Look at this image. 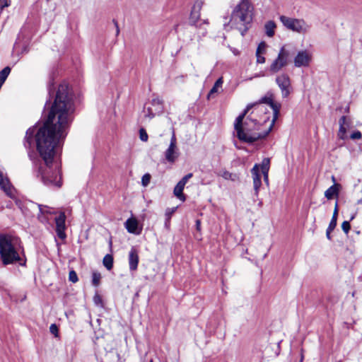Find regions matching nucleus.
<instances>
[{"mask_svg":"<svg viewBox=\"0 0 362 362\" xmlns=\"http://www.w3.org/2000/svg\"><path fill=\"white\" fill-rule=\"evenodd\" d=\"M74 111L73 98L66 83L59 86L54 103L43 125L36 132L35 127L29 128L25 134L24 146L30 148L35 134L37 151L44 164L39 168L42 182L49 187H60L62 178L57 155L60 140L65 137V129Z\"/></svg>","mask_w":362,"mask_h":362,"instance_id":"nucleus-1","label":"nucleus"},{"mask_svg":"<svg viewBox=\"0 0 362 362\" xmlns=\"http://www.w3.org/2000/svg\"><path fill=\"white\" fill-rule=\"evenodd\" d=\"M252 105H247L245 110L235 119L234 128L238 139L243 142L252 144L259 139L266 137L272 129V124L269 129L264 132H259L260 124L257 120L247 117L243 122L247 112L252 108Z\"/></svg>","mask_w":362,"mask_h":362,"instance_id":"nucleus-2","label":"nucleus"},{"mask_svg":"<svg viewBox=\"0 0 362 362\" xmlns=\"http://www.w3.org/2000/svg\"><path fill=\"white\" fill-rule=\"evenodd\" d=\"M253 11L254 8L250 0H240L232 11L229 21L224 23V29L226 31L237 29L243 36L252 21Z\"/></svg>","mask_w":362,"mask_h":362,"instance_id":"nucleus-3","label":"nucleus"},{"mask_svg":"<svg viewBox=\"0 0 362 362\" xmlns=\"http://www.w3.org/2000/svg\"><path fill=\"white\" fill-rule=\"evenodd\" d=\"M18 242L16 237L0 234V257L4 265L15 264L21 260L18 252Z\"/></svg>","mask_w":362,"mask_h":362,"instance_id":"nucleus-4","label":"nucleus"},{"mask_svg":"<svg viewBox=\"0 0 362 362\" xmlns=\"http://www.w3.org/2000/svg\"><path fill=\"white\" fill-rule=\"evenodd\" d=\"M279 19L284 26L288 30L298 33L305 34L309 32L310 29V25L301 18H293L281 16Z\"/></svg>","mask_w":362,"mask_h":362,"instance_id":"nucleus-5","label":"nucleus"},{"mask_svg":"<svg viewBox=\"0 0 362 362\" xmlns=\"http://www.w3.org/2000/svg\"><path fill=\"white\" fill-rule=\"evenodd\" d=\"M289 57L290 52L286 48V46L281 47L277 57L272 62L270 65V72L275 74L281 71L288 64Z\"/></svg>","mask_w":362,"mask_h":362,"instance_id":"nucleus-6","label":"nucleus"},{"mask_svg":"<svg viewBox=\"0 0 362 362\" xmlns=\"http://www.w3.org/2000/svg\"><path fill=\"white\" fill-rule=\"evenodd\" d=\"M0 187L6 194L8 197L16 201V205L21 208V202L16 198V190L11 185L9 180L4 175L0 170Z\"/></svg>","mask_w":362,"mask_h":362,"instance_id":"nucleus-7","label":"nucleus"},{"mask_svg":"<svg viewBox=\"0 0 362 362\" xmlns=\"http://www.w3.org/2000/svg\"><path fill=\"white\" fill-rule=\"evenodd\" d=\"M165 158L170 163H174L180 156V151L177 146V139L175 132H173L169 146L165 150Z\"/></svg>","mask_w":362,"mask_h":362,"instance_id":"nucleus-8","label":"nucleus"},{"mask_svg":"<svg viewBox=\"0 0 362 362\" xmlns=\"http://www.w3.org/2000/svg\"><path fill=\"white\" fill-rule=\"evenodd\" d=\"M276 83L281 89L283 98H287L291 91V79L287 74L283 73L276 78Z\"/></svg>","mask_w":362,"mask_h":362,"instance_id":"nucleus-9","label":"nucleus"},{"mask_svg":"<svg viewBox=\"0 0 362 362\" xmlns=\"http://www.w3.org/2000/svg\"><path fill=\"white\" fill-rule=\"evenodd\" d=\"M312 61V54L308 50L299 51L293 59L296 67H308Z\"/></svg>","mask_w":362,"mask_h":362,"instance_id":"nucleus-10","label":"nucleus"},{"mask_svg":"<svg viewBox=\"0 0 362 362\" xmlns=\"http://www.w3.org/2000/svg\"><path fill=\"white\" fill-rule=\"evenodd\" d=\"M262 103L268 104L271 107V108L273 110L274 115H273V119H272V124H273L279 117L281 105L279 103H274L273 100L271 98L264 97L259 100V103L252 104V107L254 106H256V105H259Z\"/></svg>","mask_w":362,"mask_h":362,"instance_id":"nucleus-11","label":"nucleus"},{"mask_svg":"<svg viewBox=\"0 0 362 362\" xmlns=\"http://www.w3.org/2000/svg\"><path fill=\"white\" fill-rule=\"evenodd\" d=\"M65 221L66 215L64 212H60L59 215L55 218L56 233L58 237L62 240H64L66 237L65 233Z\"/></svg>","mask_w":362,"mask_h":362,"instance_id":"nucleus-12","label":"nucleus"},{"mask_svg":"<svg viewBox=\"0 0 362 362\" xmlns=\"http://www.w3.org/2000/svg\"><path fill=\"white\" fill-rule=\"evenodd\" d=\"M204 4V0H196L192 11L190 14L189 21L190 23L193 25H197V23L199 20L200 18V11L202 8V6Z\"/></svg>","mask_w":362,"mask_h":362,"instance_id":"nucleus-13","label":"nucleus"},{"mask_svg":"<svg viewBox=\"0 0 362 362\" xmlns=\"http://www.w3.org/2000/svg\"><path fill=\"white\" fill-rule=\"evenodd\" d=\"M38 208L40 210V214L37 216L39 221L42 223H49L48 216L56 214V211L46 205L39 204Z\"/></svg>","mask_w":362,"mask_h":362,"instance_id":"nucleus-14","label":"nucleus"},{"mask_svg":"<svg viewBox=\"0 0 362 362\" xmlns=\"http://www.w3.org/2000/svg\"><path fill=\"white\" fill-rule=\"evenodd\" d=\"M251 173L253 180L255 195L258 197L259 190L262 185L261 177L259 175V165L255 164L251 170Z\"/></svg>","mask_w":362,"mask_h":362,"instance_id":"nucleus-15","label":"nucleus"},{"mask_svg":"<svg viewBox=\"0 0 362 362\" xmlns=\"http://www.w3.org/2000/svg\"><path fill=\"white\" fill-rule=\"evenodd\" d=\"M129 265L131 271H136L139 261V253L136 249L132 247L129 252Z\"/></svg>","mask_w":362,"mask_h":362,"instance_id":"nucleus-16","label":"nucleus"},{"mask_svg":"<svg viewBox=\"0 0 362 362\" xmlns=\"http://www.w3.org/2000/svg\"><path fill=\"white\" fill-rule=\"evenodd\" d=\"M124 225L127 230L130 233L139 235L141 232V230L138 228V221L135 218H128Z\"/></svg>","mask_w":362,"mask_h":362,"instance_id":"nucleus-17","label":"nucleus"},{"mask_svg":"<svg viewBox=\"0 0 362 362\" xmlns=\"http://www.w3.org/2000/svg\"><path fill=\"white\" fill-rule=\"evenodd\" d=\"M340 187L339 184H334L325 192V197L332 199L334 197H338Z\"/></svg>","mask_w":362,"mask_h":362,"instance_id":"nucleus-18","label":"nucleus"},{"mask_svg":"<svg viewBox=\"0 0 362 362\" xmlns=\"http://www.w3.org/2000/svg\"><path fill=\"white\" fill-rule=\"evenodd\" d=\"M151 107L154 108L156 113H162L163 111V100L158 97L151 100Z\"/></svg>","mask_w":362,"mask_h":362,"instance_id":"nucleus-19","label":"nucleus"},{"mask_svg":"<svg viewBox=\"0 0 362 362\" xmlns=\"http://www.w3.org/2000/svg\"><path fill=\"white\" fill-rule=\"evenodd\" d=\"M276 28V23L273 21H267L264 25V30L266 35L272 37L275 34V29Z\"/></svg>","mask_w":362,"mask_h":362,"instance_id":"nucleus-20","label":"nucleus"},{"mask_svg":"<svg viewBox=\"0 0 362 362\" xmlns=\"http://www.w3.org/2000/svg\"><path fill=\"white\" fill-rule=\"evenodd\" d=\"M184 188L185 186L177 182L173 190L174 195L182 202L185 200V196L183 194Z\"/></svg>","mask_w":362,"mask_h":362,"instance_id":"nucleus-21","label":"nucleus"},{"mask_svg":"<svg viewBox=\"0 0 362 362\" xmlns=\"http://www.w3.org/2000/svg\"><path fill=\"white\" fill-rule=\"evenodd\" d=\"M223 83V81L222 77H220L219 78L217 79V81L215 82L214 86L212 87V88L211 89L208 94V98H209L213 94L218 91V88L222 87Z\"/></svg>","mask_w":362,"mask_h":362,"instance_id":"nucleus-22","label":"nucleus"},{"mask_svg":"<svg viewBox=\"0 0 362 362\" xmlns=\"http://www.w3.org/2000/svg\"><path fill=\"white\" fill-rule=\"evenodd\" d=\"M103 265L107 270H111L113 267V257L111 255H106L103 259Z\"/></svg>","mask_w":362,"mask_h":362,"instance_id":"nucleus-23","label":"nucleus"},{"mask_svg":"<svg viewBox=\"0 0 362 362\" xmlns=\"http://www.w3.org/2000/svg\"><path fill=\"white\" fill-rule=\"evenodd\" d=\"M144 117L151 119L153 118L156 115H159L160 113H156L154 108L151 106L145 107L144 110Z\"/></svg>","mask_w":362,"mask_h":362,"instance_id":"nucleus-24","label":"nucleus"},{"mask_svg":"<svg viewBox=\"0 0 362 362\" xmlns=\"http://www.w3.org/2000/svg\"><path fill=\"white\" fill-rule=\"evenodd\" d=\"M221 176L225 180H230L232 181H237L239 180V177L237 174L231 173L227 170L223 171Z\"/></svg>","mask_w":362,"mask_h":362,"instance_id":"nucleus-25","label":"nucleus"},{"mask_svg":"<svg viewBox=\"0 0 362 362\" xmlns=\"http://www.w3.org/2000/svg\"><path fill=\"white\" fill-rule=\"evenodd\" d=\"M337 226V221L334 219H331L329 226L326 231V236L329 240H331V232Z\"/></svg>","mask_w":362,"mask_h":362,"instance_id":"nucleus-26","label":"nucleus"},{"mask_svg":"<svg viewBox=\"0 0 362 362\" xmlns=\"http://www.w3.org/2000/svg\"><path fill=\"white\" fill-rule=\"evenodd\" d=\"M101 275L98 272H93L92 275V283L95 286H98L100 284Z\"/></svg>","mask_w":362,"mask_h":362,"instance_id":"nucleus-27","label":"nucleus"},{"mask_svg":"<svg viewBox=\"0 0 362 362\" xmlns=\"http://www.w3.org/2000/svg\"><path fill=\"white\" fill-rule=\"evenodd\" d=\"M269 169V159L265 158L263 160L261 165L262 173H268Z\"/></svg>","mask_w":362,"mask_h":362,"instance_id":"nucleus-28","label":"nucleus"},{"mask_svg":"<svg viewBox=\"0 0 362 362\" xmlns=\"http://www.w3.org/2000/svg\"><path fill=\"white\" fill-rule=\"evenodd\" d=\"M346 126H342V125H340L339 126V132H338V136L339 139L344 140L346 139Z\"/></svg>","mask_w":362,"mask_h":362,"instance_id":"nucleus-29","label":"nucleus"},{"mask_svg":"<svg viewBox=\"0 0 362 362\" xmlns=\"http://www.w3.org/2000/svg\"><path fill=\"white\" fill-rule=\"evenodd\" d=\"M69 280L72 283H76L78 281L77 274L74 270H71L69 272Z\"/></svg>","mask_w":362,"mask_h":362,"instance_id":"nucleus-30","label":"nucleus"},{"mask_svg":"<svg viewBox=\"0 0 362 362\" xmlns=\"http://www.w3.org/2000/svg\"><path fill=\"white\" fill-rule=\"evenodd\" d=\"M139 137L140 139L143 141H147L148 140V134L146 130L143 128L140 129L139 130Z\"/></svg>","mask_w":362,"mask_h":362,"instance_id":"nucleus-31","label":"nucleus"},{"mask_svg":"<svg viewBox=\"0 0 362 362\" xmlns=\"http://www.w3.org/2000/svg\"><path fill=\"white\" fill-rule=\"evenodd\" d=\"M193 176L192 173H188L186 175H185L178 182L181 183L183 186H185L187 181L192 178Z\"/></svg>","mask_w":362,"mask_h":362,"instance_id":"nucleus-32","label":"nucleus"},{"mask_svg":"<svg viewBox=\"0 0 362 362\" xmlns=\"http://www.w3.org/2000/svg\"><path fill=\"white\" fill-rule=\"evenodd\" d=\"M267 47V44L264 42H262L259 44L257 49V54L261 53L263 54L265 52V49Z\"/></svg>","mask_w":362,"mask_h":362,"instance_id":"nucleus-33","label":"nucleus"},{"mask_svg":"<svg viewBox=\"0 0 362 362\" xmlns=\"http://www.w3.org/2000/svg\"><path fill=\"white\" fill-rule=\"evenodd\" d=\"M341 228H342L343 231L347 234L351 228L349 221H344L341 224Z\"/></svg>","mask_w":362,"mask_h":362,"instance_id":"nucleus-34","label":"nucleus"},{"mask_svg":"<svg viewBox=\"0 0 362 362\" xmlns=\"http://www.w3.org/2000/svg\"><path fill=\"white\" fill-rule=\"evenodd\" d=\"M150 180H151V175L148 173L145 174L144 175H143L142 179H141L142 185L145 187L147 186L150 182Z\"/></svg>","mask_w":362,"mask_h":362,"instance_id":"nucleus-35","label":"nucleus"},{"mask_svg":"<svg viewBox=\"0 0 362 362\" xmlns=\"http://www.w3.org/2000/svg\"><path fill=\"white\" fill-rule=\"evenodd\" d=\"M362 137V134L360 131H355L350 135V138L353 140L360 139Z\"/></svg>","mask_w":362,"mask_h":362,"instance_id":"nucleus-36","label":"nucleus"},{"mask_svg":"<svg viewBox=\"0 0 362 362\" xmlns=\"http://www.w3.org/2000/svg\"><path fill=\"white\" fill-rule=\"evenodd\" d=\"M50 332L54 334L55 337L57 336L58 334V327L55 324H52L49 327Z\"/></svg>","mask_w":362,"mask_h":362,"instance_id":"nucleus-37","label":"nucleus"},{"mask_svg":"<svg viewBox=\"0 0 362 362\" xmlns=\"http://www.w3.org/2000/svg\"><path fill=\"white\" fill-rule=\"evenodd\" d=\"M347 118L346 116H342L340 119H339V126L340 125H342V126H346L347 127H349V123L347 122Z\"/></svg>","mask_w":362,"mask_h":362,"instance_id":"nucleus-38","label":"nucleus"},{"mask_svg":"<svg viewBox=\"0 0 362 362\" xmlns=\"http://www.w3.org/2000/svg\"><path fill=\"white\" fill-rule=\"evenodd\" d=\"M11 4V0H0V8L3 9L5 7L9 6Z\"/></svg>","mask_w":362,"mask_h":362,"instance_id":"nucleus-39","label":"nucleus"},{"mask_svg":"<svg viewBox=\"0 0 362 362\" xmlns=\"http://www.w3.org/2000/svg\"><path fill=\"white\" fill-rule=\"evenodd\" d=\"M257 62L259 64H264L265 62V57L261 53H256Z\"/></svg>","mask_w":362,"mask_h":362,"instance_id":"nucleus-40","label":"nucleus"},{"mask_svg":"<svg viewBox=\"0 0 362 362\" xmlns=\"http://www.w3.org/2000/svg\"><path fill=\"white\" fill-rule=\"evenodd\" d=\"M337 216H338V204H337V202H336L332 219L337 221Z\"/></svg>","mask_w":362,"mask_h":362,"instance_id":"nucleus-41","label":"nucleus"},{"mask_svg":"<svg viewBox=\"0 0 362 362\" xmlns=\"http://www.w3.org/2000/svg\"><path fill=\"white\" fill-rule=\"evenodd\" d=\"M114 23H115V25L116 26V35H118L119 33V26H118V23L116 21H114Z\"/></svg>","mask_w":362,"mask_h":362,"instance_id":"nucleus-42","label":"nucleus"},{"mask_svg":"<svg viewBox=\"0 0 362 362\" xmlns=\"http://www.w3.org/2000/svg\"><path fill=\"white\" fill-rule=\"evenodd\" d=\"M262 174H263V175H264V181H265L267 183H268V181H269V180H268V173H263Z\"/></svg>","mask_w":362,"mask_h":362,"instance_id":"nucleus-43","label":"nucleus"},{"mask_svg":"<svg viewBox=\"0 0 362 362\" xmlns=\"http://www.w3.org/2000/svg\"><path fill=\"white\" fill-rule=\"evenodd\" d=\"M332 180L334 182V184H337L336 183V179H335V177L334 175L332 176Z\"/></svg>","mask_w":362,"mask_h":362,"instance_id":"nucleus-44","label":"nucleus"},{"mask_svg":"<svg viewBox=\"0 0 362 362\" xmlns=\"http://www.w3.org/2000/svg\"><path fill=\"white\" fill-rule=\"evenodd\" d=\"M94 301L95 303H97V301H98V299H96V297H94Z\"/></svg>","mask_w":362,"mask_h":362,"instance_id":"nucleus-45","label":"nucleus"},{"mask_svg":"<svg viewBox=\"0 0 362 362\" xmlns=\"http://www.w3.org/2000/svg\"><path fill=\"white\" fill-rule=\"evenodd\" d=\"M94 301L95 303H97V301H98V299H96V297H94Z\"/></svg>","mask_w":362,"mask_h":362,"instance_id":"nucleus-46","label":"nucleus"},{"mask_svg":"<svg viewBox=\"0 0 362 362\" xmlns=\"http://www.w3.org/2000/svg\"><path fill=\"white\" fill-rule=\"evenodd\" d=\"M94 301L95 303H97V301H98V299H96V297H94Z\"/></svg>","mask_w":362,"mask_h":362,"instance_id":"nucleus-47","label":"nucleus"},{"mask_svg":"<svg viewBox=\"0 0 362 362\" xmlns=\"http://www.w3.org/2000/svg\"><path fill=\"white\" fill-rule=\"evenodd\" d=\"M94 301L95 303H97V301H98V299H96V297H94Z\"/></svg>","mask_w":362,"mask_h":362,"instance_id":"nucleus-48","label":"nucleus"},{"mask_svg":"<svg viewBox=\"0 0 362 362\" xmlns=\"http://www.w3.org/2000/svg\"><path fill=\"white\" fill-rule=\"evenodd\" d=\"M197 226H199V221H197Z\"/></svg>","mask_w":362,"mask_h":362,"instance_id":"nucleus-49","label":"nucleus"},{"mask_svg":"<svg viewBox=\"0 0 362 362\" xmlns=\"http://www.w3.org/2000/svg\"><path fill=\"white\" fill-rule=\"evenodd\" d=\"M262 202H260L259 203V206H261V205H262Z\"/></svg>","mask_w":362,"mask_h":362,"instance_id":"nucleus-50","label":"nucleus"},{"mask_svg":"<svg viewBox=\"0 0 362 362\" xmlns=\"http://www.w3.org/2000/svg\"><path fill=\"white\" fill-rule=\"evenodd\" d=\"M149 362H153V360L151 359Z\"/></svg>","mask_w":362,"mask_h":362,"instance_id":"nucleus-51","label":"nucleus"},{"mask_svg":"<svg viewBox=\"0 0 362 362\" xmlns=\"http://www.w3.org/2000/svg\"><path fill=\"white\" fill-rule=\"evenodd\" d=\"M338 362H342V361H338Z\"/></svg>","mask_w":362,"mask_h":362,"instance_id":"nucleus-52","label":"nucleus"}]
</instances>
